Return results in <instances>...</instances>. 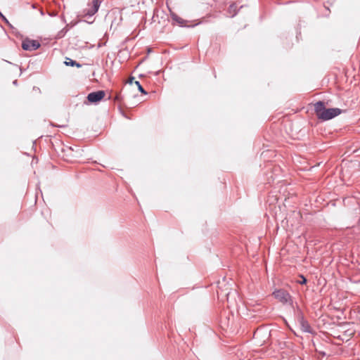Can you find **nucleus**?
Listing matches in <instances>:
<instances>
[{
  "instance_id": "nucleus-8",
  "label": "nucleus",
  "mask_w": 360,
  "mask_h": 360,
  "mask_svg": "<svg viewBox=\"0 0 360 360\" xmlns=\"http://www.w3.org/2000/svg\"><path fill=\"white\" fill-rule=\"evenodd\" d=\"M69 61H65V64L66 65H70V66H76L77 68H80L82 66L81 64L78 63L77 61L75 60H72L71 59H68Z\"/></svg>"
},
{
  "instance_id": "nucleus-2",
  "label": "nucleus",
  "mask_w": 360,
  "mask_h": 360,
  "mask_svg": "<svg viewBox=\"0 0 360 360\" xmlns=\"http://www.w3.org/2000/svg\"><path fill=\"white\" fill-rule=\"evenodd\" d=\"M101 4V0H92L91 4H88V6L89 8L84 11V16H93L95 13L98 12Z\"/></svg>"
},
{
  "instance_id": "nucleus-11",
  "label": "nucleus",
  "mask_w": 360,
  "mask_h": 360,
  "mask_svg": "<svg viewBox=\"0 0 360 360\" xmlns=\"http://www.w3.org/2000/svg\"><path fill=\"white\" fill-rule=\"evenodd\" d=\"M236 8V4H233L230 5V6L229 7V12L230 13H231L232 11H235Z\"/></svg>"
},
{
  "instance_id": "nucleus-16",
  "label": "nucleus",
  "mask_w": 360,
  "mask_h": 360,
  "mask_svg": "<svg viewBox=\"0 0 360 360\" xmlns=\"http://www.w3.org/2000/svg\"><path fill=\"white\" fill-rule=\"evenodd\" d=\"M133 82V78H131V79L130 80V83H131Z\"/></svg>"
},
{
  "instance_id": "nucleus-5",
  "label": "nucleus",
  "mask_w": 360,
  "mask_h": 360,
  "mask_svg": "<svg viewBox=\"0 0 360 360\" xmlns=\"http://www.w3.org/2000/svg\"><path fill=\"white\" fill-rule=\"evenodd\" d=\"M273 295L275 297V298H276L283 303H287L290 299L289 293L283 289L274 291L273 292Z\"/></svg>"
},
{
  "instance_id": "nucleus-15",
  "label": "nucleus",
  "mask_w": 360,
  "mask_h": 360,
  "mask_svg": "<svg viewBox=\"0 0 360 360\" xmlns=\"http://www.w3.org/2000/svg\"><path fill=\"white\" fill-rule=\"evenodd\" d=\"M115 99H119V96L117 95L116 97H115Z\"/></svg>"
},
{
  "instance_id": "nucleus-7",
  "label": "nucleus",
  "mask_w": 360,
  "mask_h": 360,
  "mask_svg": "<svg viewBox=\"0 0 360 360\" xmlns=\"http://www.w3.org/2000/svg\"><path fill=\"white\" fill-rule=\"evenodd\" d=\"M300 326H301V329L303 332L309 333H312V329H311L310 325L304 319H301Z\"/></svg>"
},
{
  "instance_id": "nucleus-4",
  "label": "nucleus",
  "mask_w": 360,
  "mask_h": 360,
  "mask_svg": "<svg viewBox=\"0 0 360 360\" xmlns=\"http://www.w3.org/2000/svg\"><path fill=\"white\" fill-rule=\"evenodd\" d=\"M105 96L104 91H94L88 94L87 99L90 103H97L101 101Z\"/></svg>"
},
{
  "instance_id": "nucleus-3",
  "label": "nucleus",
  "mask_w": 360,
  "mask_h": 360,
  "mask_svg": "<svg viewBox=\"0 0 360 360\" xmlns=\"http://www.w3.org/2000/svg\"><path fill=\"white\" fill-rule=\"evenodd\" d=\"M40 47V44L38 41L25 39L22 43V48L26 51H34Z\"/></svg>"
},
{
  "instance_id": "nucleus-9",
  "label": "nucleus",
  "mask_w": 360,
  "mask_h": 360,
  "mask_svg": "<svg viewBox=\"0 0 360 360\" xmlns=\"http://www.w3.org/2000/svg\"><path fill=\"white\" fill-rule=\"evenodd\" d=\"M67 32H68V30H61L60 31H59L57 33L56 38L60 39V38L63 37Z\"/></svg>"
},
{
  "instance_id": "nucleus-6",
  "label": "nucleus",
  "mask_w": 360,
  "mask_h": 360,
  "mask_svg": "<svg viewBox=\"0 0 360 360\" xmlns=\"http://www.w3.org/2000/svg\"><path fill=\"white\" fill-rule=\"evenodd\" d=\"M171 18L173 23H176L181 27H189L190 25H187V21L179 17L177 14L174 13H171Z\"/></svg>"
},
{
  "instance_id": "nucleus-1",
  "label": "nucleus",
  "mask_w": 360,
  "mask_h": 360,
  "mask_svg": "<svg viewBox=\"0 0 360 360\" xmlns=\"http://www.w3.org/2000/svg\"><path fill=\"white\" fill-rule=\"evenodd\" d=\"M314 111L319 119L328 120L339 115L342 110L340 108H326L323 101H318L314 104Z\"/></svg>"
},
{
  "instance_id": "nucleus-10",
  "label": "nucleus",
  "mask_w": 360,
  "mask_h": 360,
  "mask_svg": "<svg viewBox=\"0 0 360 360\" xmlns=\"http://www.w3.org/2000/svg\"><path fill=\"white\" fill-rule=\"evenodd\" d=\"M136 85L138 86L139 90L143 94H146V91L143 89L139 81L135 82Z\"/></svg>"
},
{
  "instance_id": "nucleus-14",
  "label": "nucleus",
  "mask_w": 360,
  "mask_h": 360,
  "mask_svg": "<svg viewBox=\"0 0 360 360\" xmlns=\"http://www.w3.org/2000/svg\"><path fill=\"white\" fill-rule=\"evenodd\" d=\"M229 294H230V293L229 292V293H227V295H226V296H227V300H229Z\"/></svg>"
},
{
  "instance_id": "nucleus-13",
  "label": "nucleus",
  "mask_w": 360,
  "mask_h": 360,
  "mask_svg": "<svg viewBox=\"0 0 360 360\" xmlns=\"http://www.w3.org/2000/svg\"><path fill=\"white\" fill-rule=\"evenodd\" d=\"M63 30H69L68 29V25H66Z\"/></svg>"
},
{
  "instance_id": "nucleus-12",
  "label": "nucleus",
  "mask_w": 360,
  "mask_h": 360,
  "mask_svg": "<svg viewBox=\"0 0 360 360\" xmlns=\"http://www.w3.org/2000/svg\"><path fill=\"white\" fill-rule=\"evenodd\" d=\"M300 284H305L307 283V279L303 276H301V281H299Z\"/></svg>"
}]
</instances>
